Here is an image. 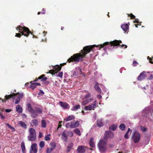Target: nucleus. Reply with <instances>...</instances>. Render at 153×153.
Here are the masks:
<instances>
[{
    "instance_id": "1",
    "label": "nucleus",
    "mask_w": 153,
    "mask_h": 153,
    "mask_svg": "<svg viewBox=\"0 0 153 153\" xmlns=\"http://www.w3.org/2000/svg\"><path fill=\"white\" fill-rule=\"evenodd\" d=\"M95 46V45H94L84 47L82 50L81 51L80 53L74 54L68 59V62L70 63L73 62H77L79 61H82L86 54L89 53Z\"/></svg>"
},
{
    "instance_id": "2",
    "label": "nucleus",
    "mask_w": 153,
    "mask_h": 153,
    "mask_svg": "<svg viewBox=\"0 0 153 153\" xmlns=\"http://www.w3.org/2000/svg\"><path fill=\"white\" fill-rule=\"evenodd\" d=\"M122 41L121 40H115L112 41H111L110 43L108 42H106L104 43L103 44H101L100 45L97 46V47H99V49L100 50L101 48H105V46L106 45H110V46H117L119 45L120 48H122L124 47H125L124 49H125L127 48V46L125 45H120V43H122Z\"/></svg>"
},
{
    "instance_id": "3",
    "label": "nucleus",
    "mask_w": 153,
    "mask_h": 153,
    "mask_svg": "<svg viewBox=\"0 0 153 153\" xmlns=\"http://www.w3.org/2000/svg\"><path fill=\"white\" fill-rule=\"evenodd\" d=\"M16 30H19V32L20 33H16L15 36L18 37H20L21 35V34L22 35H24L27 37L29 34L31 33L29 28L25 26L22 27L19 25L16 28Z\"/></svg>"
},
{
    "instance_id": "4",
    "label": "nucleus",
    "mask_w": 153,
    "mask_h": 153,
    "mask_svg": "<svg viewBox=\"0 0 153 153\" xmlns=\"http://www.w3.org/2000/svg\"><path fill=\"white\" fill-rule=\"evenodd\" d=\"M23 95L24 94L22 93H14L10 95H6L5 96L4 98L5 100H8L11 98H12L13 99H15V103L16 104L19 103L21 99L22 98Z\"/></svg>"
},
{
    "instance_id": "5",
    "label": "nucleus",
    "mask_w": 153,
    "mask_h": 153,
    "mask_svg": "<svg viewBox=\"0 0 153 153\" xmlns=\"http://www.w3.org/2000/svg\"><path fill=\"white\" fill-rule=\"evenodd\" d=\"M97 146L101 152L105 153L107 149V142L101 139L98 144Z\"/></svg>"
},
{
    "instance_id": "6",
    "label": "nucleus",
    "mask_w": 153,
    "mask_h": 153,
    "mask_svg": "<svg viewBox=\"0 0 153 153\" xmlns=\"http://www.w3.org/2000/svg\"><path fill=\"white\" fill-rule=\"evenodd\" d=\"M29 135L28 136V140L30 141H35L36 138V132L35 130L32 128H30L29 130Z\"/></svg>"
},
{
    "instance_id": "7",
    "label": "nucleus",
    "mask_w": 153,
    "mask_h": 153,
    "mask_svg": "<svg viewBox=\"0 0 153 153\" xmlns=\"http://www.w3.org/2000/svg\"><path fill=\"white\" fill-rule=\"evenodd\" d=\"M27 107L28 110L31 114V116L33 118H35L38 116V115L31 107V105L30 103H28L27 104Z\"/></svg>"
},
{
    "instance_id": "8",
    "label": "nucleus",
    "mask_w": 153,
    "mask_h": 153,
    "mask_svg": "<svg viewBox=\"0 0 153 153\" xmlns=\"http://www.w3.org/2000/svg\"><path fill=\"white\" fill-rule=\"evenodd\" d=\"M114 134L111 131H106L105 132L103 137L104 139L107 140L109 139H111L114 137Z\"/></svg>"
},
{
    "instance_id": "9",
    "label": "nucleus",
    "mask_w": 153,
    "mask_h": 153,
    "mask_svg": "<svg viewBox=\"0 0 153 153\" xmlns=\"http://www.w3.org/2000/svg\"><path fill=\"white\" fill-rule=\"evenodd\" d=\"M53 69L50 70L49 71V73L52 74V75L56 74L58 71H60L61 69V66L59 65H56L53 66Z\"/></svg>"
},
{
    "instance_id": "10",
    "label": "nucleus",
    "mask_w": 153,
    "mask_h": 153,
    "mask_svg": "<svg viewBox=\"0 0 153 153\" xmlns=\"http://www.w3.org/2000/svg\"><path fill=\"white\" fill-rule=\"evenodd\" d=\"M96 100H95L93 102V103L92 104L87 106H85L84 108V110L86 111L94 110L96 107Z\"/></svg>"
},
{
    "instance_id": "11",
    "label": "nucleus",
    "mask_w": 153,
    "mask_h": 153,
    "mask_svg": "<svg viewBox=\"0 0 153 153\" xmlns=\"http://www.w3.org/2000/svg\"><path fill=\"white\" fill-rule=\"evenodd\" d=\"M87 147L85 146H79L77 149V153H84Z\"/></svg>"
},
{
    "instance_id": "12",
    "label": "nucleus",
    "mask_w": 153,
    "mask_h": 153,
    "mask_svg": "<svg viewBox=\"0 0 153 153\" xmlns=\"http://www.w3.org/2000/svg\"><path fill=\"white\" fill-rule=\"evenodd\" d=\"M37 145L36 143H33L31 146L30 153H36L37 149L36 148Z\"/></svg>"
},
{
    "instance_id": "13",
    "label": "nucleus",
    "mask_w": 153,
    "mask_h": 153,
    "mask_svg": "<svg viewBox=\"0 0 153 153\" xmlns=\"http://www.w3.org/2000/svg\"><path fill=\"white\" fill-rule=\"evenodd\" d=\"M140 139V134L137 131L134 132V143L139 142Z\"/></svg>"
},
{
    "instance_id": "14",
    "label": "nucleus",
    "mask_w": 153,
    "mask_h": 153,
    "mask_svg": "<svg viewBox=\"0 0 153 153\" xmlns=\"http://www.w3.org/2000/svg\"><path fill=\"white\" fill-rule=\"evenodd\" d=\"M146 77V72L143 71L140 73L137 77V79L139 80H141L143 79Z\"/></svg>"
},
{
    "instance_id": "15",
    "label": "nucleus",
    "mask_w": 153,
    "mask_h": 153,
    "mask_svg": "<svg viewBox=\"0 0 153 153\" xmlns=\"http://www.w3.org/2000/svg\"><path fill=\"white\" fill-rule=\"evenodd\" d=\"M47 79V77H45V75L43 74L39 76L38 78H36L34 80V82H36L38 79H41V81H46Z\"/></svg>"
},
{
    "instance_id": "16",
    "label": "nucleus",
    "mask_w": 153,
    "mask_h": 153,
    "mask_svg": "<svg viewBox=\"0 0 153 153\" xmlns=\"http://www.w3.org/2000/svg\"><path fill=\"white\" fill-rule=\"evenodd\" d=\"M59 105L64 109H66L69 106V105L66 102L60 101L59 102Z\"/></svg>"
},
{
    "instance_id": "17",
    "label": "nucleus",
    "mask_w": 153,
    "mask_h": 153,
    "mask_svg": "<svg viewBox=\"0 0 153 153\" xmlns=\"http://www.w3.org/2000/svg\"><path fill=\"white\" fill-rule=\"evenodd\" d=\"M18 124L23 128L26 129L27 128V125L23 121H19L18 122Z\"/></svg>"
},
{
    "instance_id": "18",
    "label": "nucleus",
    "mask_w": 153,
    "mask_h": 153,
    "mask_svg": "<svg viewBox=\"0 0 153 153\" xmlns=\"http://www.w3.org/2000/svg\"><path fill=\"white\" fill-rule=\"evenodd\" d=\"M121 27L124 31L126 32L128 30V25L127 24H124L121 26Z\"/></svg>"
},
{
    "instance_id": "19",
    "label": "nucleus",
    "mask_w": 153,
    "mask_h": 153,
    "mask_svg": "<svg viewBox=\"0 0 153 153\" xmlns=\"http://www.w3.org/2000/svg\"><path fill=\"white\" fill-rule=\"evenodd\" d=\"M99 84L98 82L94 85V88L95 90L99 93L101 94V90L98 86Z\"/></svg>"
},
{
    "instance_id": "20",
    "label": "nucleus",
    "mask_w": 153,
    "mask_h": 153,
    "mask_svg": "<svg viewBox=\"0 0 153 153\" xmlns=\"http://www.w3.org/2000/svg\"><path fill=\"white\" fill-rule=\"evenodd\" d=\"M93 100V98H90L87 99L84 101L82 103V105H85L87 103L91 102Z\"/></svg>"
},
{
    "instance_id": "21",
    "label": "nucleus",
    "mask_w": 153,
    "mask_h": 153,
    "mask_svg": "<svg viewBox=\"0 0 153 153\" xmlns=\"http://www.w3.org/2000/svg\"><path fill=\"white\" fill-rule=\"evenodd\" d=\"M75 117L73 115H70L69 116L66 117L65 119L64 120H65L66 121H69L71 120H74L75 119Z\"/></svg>"
},
{
    "instance_id": "22",
    "label": "nucleus",
    "mask_w": 153,
    "mask_h": 153,
    "mask_svg": "<svg viewBox=\"0 0 153 153\" xmlns=\"http://www.w3.org/2000/svg\"><path fill=\"white\" fill-rule=\"evenodd\" d=\"M72 124L71 127L72 128H75L77 127L79 125V122L78 121H76L75 123L72 122Z\"/></svg>"
},
{
    "instance_id": "23",
    "label": "nucleus",
    "mask_w": 153,
    "mask_h": 153,
    "mask_svg": "<svg viewBox=\"0 0 153 153\" xmlns=\"http://www.w3.org/2000/svg\"><path fill=\"white\" fill-rule=\"evenodd\" d=\"M97 125L98 126L100 127L103 125L102 120L101 119H98L97 120Z\"/></svg>"
},
{
    "instance_id": "24",
    "label": "nucleus",
    "mask_w": 153,
    "mask_h": 153,
    "mask_svg": "<svg viewBox=\"0 0 153 153\" xmlns=\"http://www.w3.org/2000/svg\"><path fill=\"white\" fill-rule=\"evenodd\" d=\"M16 111L18 113H21L22 111V109L21 107V106L19 105H17L16 106Z\"/></svg>"
},
{
    "instance_id": "25",
    "label": "nucleus",
    "mask_w": 153,
    "mask_h": 153,
    "mask_svg": "<svg viewBox=\"0 0 153 153\" xmlns=\"http://www.w3.org/2000/svg\"><path fill=\"white\" fill-rule=\"evenodd\" d=\"M21 147L22 149V153H26V149L25 143L24 142H22V143Z\"/></svg>"
},
{
    "instance_id": "26",
    "label": "nucleus",
    "mask_w": 153,
    "mask_h": 153,
    "mask_svg": "<svg viewBox=\"0 0 153 153\" xmlns=\"http://www.w3.org/2000/svg\"><path fill=\"white\" fill-rule=\"evenodd\" d=\"M89 143L90 146L91 148H94L95 147V144L94 142V139L93 138H91L90 139Z\"/></svg>"
},
{
    "instance_id": "27",
    "label": "nucleus",
    "mask_w": 153,
    "mask_h": 153,
    "mask_svg": "<svg viewBox=\"0 0 153 153\" xmlns=\"http://www.w3.org/2000/svg\"><path fill=\"white\" fill-rule=\"evenodd\" d=\"M80 106L79 105H76L73 107L71 109L72 111H76L78 109L80 108Z\"/></svg>"
},
{
    "instance_id": "28",
    "label": "nucleus",
    "mask_w": 153,
    "mask_h": 153,
    "mask_svg": "<svg viewBox=\"0 0 153 153\" xmlns=\"http://www.w3.org/2000/svg\"><path fill=\"white\" fill-rule=\"evenodd\" d=\"M33 125V126L36 127L38 125V121L37 119H33L31 121Z\"/></svg>"
},
{
    "instance_id": "29",
    "label": "nucleus",
    "mask_w": 153,
    "mask_h": 153,
    "mask_svg": "<svg viewBox=\"0 0 153 153\" xmlns=\"http://www.w3.org/2000/svg\"><path fill=\"white\" fill-rule=\"evenodd\" d=\"M73 143H71L69 144V146L67 147V152H69L73 147Z\"/></svg>"
},
{
    "instance_id": "30",
    "label": "nucleus",
    "mask_w": 153,
    "mask_h": 153,
    "mask_svg": "<svg viewBox=\"0 0 153 153\" xmlns=\"http://www.w3.org/2000/svg\"><path fill=\"white\" fill-rule=\"evenodd\" d=\"M34 110L38 114H41L42 113V110L39 108H35Z\"/></svg>"
},
{
    "instance_id": "31",
    "label": "nucleus",
    "mask_w": 153,
    "mask_h": 153,
    "mask_svg": "<svg viewBox=\"0 0 153 153\" xmlns=\"http://www.w3.org/2000/svg\"><path fill=\"white\" fill-rule=\"evenodd\" d=\"M73 131L75 133H76L77 135L79 136L81 135V134L80 131L78 128H76L74 129V130Z\"/></svg>"
},
{
    "instance_id": "32",
    "label": "nucleus",
    "mask_w": 153,
    "mask_h": 153,
    "mask_svg": "<svg viewBox=\"0 0 153 153\" xmlns=\"http://www.w3.org/2000/svg\"><path fill=\"white\" fill-rule=\"evenodd\" d=\"M126 127L125 125L123 123H121L120 125L119 128L122 131H124Z\"/></svg>"
},
{
    "instance_id": "33",
    "label": "nucleus",
    "mask_w": 153,
    "mask_h": 153,
    "mask_svg": "<svg viewBox=\"0 0 153 153\" xmlns=\"http://www.w3.org/2000/svg\"><path fill=\"white\" fill-rule=\"evenodd\" d=\"M132 130L130 128H128V131L127 132V133L125 135V137L126 139H128V134L129 132L130 131L131 132Z\"/></svg>"
},
{
    "instance_id": "34",
    "label": "nucleus",
    "mask_w": 153,
    "mask_h": 153,
    "mask_svg": "<svg viewBox=\"0 0 153 153\" xmlns=\"http://www.w3.org/2000/svg\"><path fill=\"white\" fill-rule=\"evenodd\" d=\"M42 126L43 128H45L46 126V123L45 120H41Z\"/></svg>"
},
{
    "instance_id": "35",
    "label": "nucleus",
    "mask_w": 153,
    "mask_h": 153,
    "mask_svg": "<svg viewBox=\"0 0 153 153\" xmlns=\"http://www.w3.org/2000/svg\"><path fill=\"white\" fill-rule=\"evenodd\" d=\"M134 23H137V24H134V25L135 26V27H138V26H140L141 25V22H139L138 21L136 20V19H135L134 20Z\"/></svg>"
},
{
    "instance_id": "36",
    "label": "nucleus",
    "mask_w": 153,
    "mask_h": 153,
    "mask_svg": "<svg viewBox=\"0 0 153 153\" xmlns=\"http://www.w3.org/2000/svg\"><path fill=\"white\" fill-rule=\"evenodd\" d=\"M117 126L115 124H113L109 127V128L112 131H114L116 129Z\"/></svg>"
},
{
    "instance_id": "37",
    "label": "nucleus",
    "mask_w": 153,
    "mask_h": 153,
    "mask_svg": "<svg viewBox=\"0 0 153 153\" xmlns=\"http://www.w3.org/2000/svg\"><path fill=\"white\" fill-rule=\"evenodd\" d=\"M62 136L64 137L65 138V141H66L67 140V138L68 136L67 134L66 133L65 131H64L62 134Z\"/></svg>"
},
{
    "instance_id": "38",
    "label": "nucleus",
    "mask_w": 153,
    "mask_h": 153,
    "mask_svg": "<svg viewBox=\"0 0 153 153\" xmlns=\"http://www.w3.org/2000/svg\"><path fill=\"white\" fill-rule=\"evenodd\" d=\"M72 122H68L66 123L65 126L66 128H72V127H71L72 125L71 123Z\"/></svg>"
},
{
    "instance_id": "39",
    "label": "nucleus",
    "mask_w": 153,
    "mask_h": 153,
    "mask_svg": "<svg viewBox=\"0 0 153 153\" xmlns=\"http://www.w3.org/2000/svg\"><path fill=\"white\" fill-rule=\"evenodd\" d=\"M6 125L8 126L9 128L10 129L12 130V131L13 132L15 130V129L13 127H12L8 123H7L6 124Z\"/></svg>"
},
{
    "instance_id": "40",
    "label": "nucleus",
    "mask_w": 153,
    "mask_h": 153,
    "mask_svg": "<svg viewBox=\"0 0 153 153\" xmlns=\"http://www.w3.org/2000/svg\"><path fill=\"white\" fill-rule=\"evenodd\" d=\"M87 94H85L84 97L85 99H88L90 98L91 97V94L90 93L87 91Z\"/></svg>"
},
{
    "instance_id": "41",
    "label": "nucleus",
    "mask_w": 153,
    "mask_h": 153,
    "mask_svg": "<svg viewBox=\"0 0 153 153\" xmlns=\"http://www.w3.org/2000/svg\"><path fill=\"white\" fill-rule=\"evenodd\" d=\"M50 134H48L46 136H45V140L46 141L49 140H50Z\"/></svg>"
},
{
    "instance_id": "42",
    "label": "nucleus",
    "mask_w": 153,
    "mask_h": 153,
    "mask_svg": "<svg viewBox=\"0 0 153 153\" xmlns=\"http://www.w3.org/2000/svg\"><path fill=\"white\" fill-rule=\"evenodd\" d=\"M45 146V143L43 141H41L39 144V146L42 149Z\"/></svg>"
},
{
    "instance_id": "43",
    "label": "nucleus",
    "mask_w": 153,
    "mask_h": 153,
    "mask_svg": "<svg viewBox=\"0 0 153 153\" xmlns=\"http://www.w3.org/2000/svg\"><path fill=\"white\" fill-rule=\"evenodd\" d=\"M141 129L142 132L143 133L146 132L147 131V128L144 126H142L141 127Z\"/></svg>"
},
{
    "instance_id": "44",
    "label": "nucleus",
    "mask_w": 153,
    "mask_h": 153,
    "mask_svg": "<svg viewBox=\"0 0 153 153\" xmlns=\"http://www.w3.org/2000/svg\"><path fill=\"white\" fill-rule=\"evenodd\" d=\"M36 87V85L34 83L31 84L30 86V88L33 89H34Z\"/></svg>"
},
{
    "instance_id": "45",
    "label": "nucleus",
    "mask_w": 153,
    "mask_h": 153,
    "mask_svg": "<svg viewBox=\"0 0 153 153\" xmlns=\"http://www.w3.org/2000/svg\"><path fill=\"white\" fill-rule=\"evenodd\" d=\"M63 74V72H60L57 75H56V76L57 77H59L61 78Z\"/></svg>"
},
{
    "instance_id": "46",
    "label": "nucleus",
    "mask_w": 153,
    "mask_h": 153,
    "mask_svg": "<svg viewBox=\"0 0 153 153\" xmlns=\"http://www.w3.org/2000/svg\"><path fill=\"white\" fill-rule=\"evenodd\" d=\"M67 133L70 137H72L74 135V133L71 131H67Z\"/></svg>"
},
{
    "instance_id": "47",
    "label": "nucleus",
    "mask_w": 153,
    "mask_h": 153,
    "mask_svg": "<svg viewBox=\"0 0 153 153\" xmlns=\"http://www.w3.org/2000/svg\"><path fill=\"white\" fill-rule=\"evenodd\" d=\"M127 15L128 17H130V19H134V15H133L132 13H131L130 14H127Z\"/></svg>"
},
{
    "instance_id": "48",
    "label": "nucleus",
    "mask_w": 153,
    "mask_h": 153,
    "mask_svg": "<svg viewBox=\"0 0 153 153\" xmlns=\"http://www.w3.org/2000/svg\"><path fill=\"white\" fill-rule=\"evenodd\" d=\"M50 145L51 146V147L53 148L54 149H55L56 146V144L54 143H51L50 144Z\"/></svg>"
},
{
    "instance_id": "49",
    "label": "nucleus",
    "mask_w": 153,
    "mask_h": 153,
    "mask_svg": "<svg viewBox=\"0 0 153 153\" xmlns=\"http://www.w3.org/2000/svg\"><path fill=\"white\" fill-rule=\"evenodd\" d=\"M44 94V92L43 91H42L41 90H40V91L38 94L39 95H42Z\"/></svg>"
},
{
    "instance_id": "50",
    "label": "nucleus",
    "mask_w": 153,
    "mask_h": 153,
    "mask_svg": "<svg viewBox=\"0 0 153 153\" xmlns=\"http://www.w3.org/2000/svg\"><path fill=\"white\" fill-rule=\"evenodd\" d=\"M43 136V135L42 134V133L40 132V131H39V136H38V137L39 138H41Z\"/></svg>"
},
{
    "instance_id": "51",
    "label": "nucleus",
    "mask_w": 153,
    "mask_h": 153,
    "mask_svg": "<svg viewBox=\"0 0 153 153\" xmlns=\"http://www.w3.org/2000/svg\"><path fill=\"white\" fill-rule=\"evenodd\" d=\"M148 59H149V60L150 63L152 64H153V62L152 61V58H150L149 56H148Z\"/></svg>"
},
{
    "instance_id": "52",
    "label": "nucleus",
    "mask_w": 153,
    "mask_h": 153,
    "mask_svg": "<svg viewBox=\"0 0 153 153\" xmlns=\"http://www.w3.org/2000/svg\"><path fill=\"white\" fill-rule=\"evenodd\" d=\"M22 117L23 118H26L27 117V116L25 114H22Z\"/></svg>"
},
{
    "instance_id": "53",
    "label": "nucleus",
    "mask_w": 153,
    "mask_h": 153,
    "mask_svg": "<svg viewBox=\"0 0 153 153\" xmlns=\"http://www.w3.org/2000/svg\"><path fill=\"white\" fill-rule=\"evenodd\" d=\"M62 121H59V123L58 127V128H61L62 126Z\"/></svg>"
},
{
    "instance_id": "54",
    "label": "nucleus",
    "mask_w": 153,
    "mask_h": 153,
    "mask_svg": "<svg viewBox=\"0 0 153 153\" xmlns=\"http://www.w3.org/2000/svg\"><path fill=\"white\" fill-rule=\"evenodd\" d=\"M12 110L11 109H6L5 110V111L6 112H10Z\"/></svg>"
},
{
    "instance_id": "55",
    "label": "nucleus",
    "mask_w": 153,
    "mask_h": 153,
    "mask_svg": "<svg viewBox=\"0 0 153 153\" xmlns=\"http://www.w3.org/2000/svg\"><path fill=\"white\" fill-rule=\"evenodd\" d=\"M42 10L43 11V12H41L42 14H45V9L44 8H43L42 9Z\"/></svg>"
},
{
    "instance_id": "56",
    "label": "nucleus",
    "mask_w": 153,
    "mask_h": 153,
    "mask_svg": "<svg viewBox=\"0 0 153 153\" xmlns=\"http://www.w3.org/2000/svg\"><path fill=\"white\" fill-rule=\"evenodd\" d=\"M137 65H139L138 63L136 61H134V66H137Z\"/></svg>"
},
{
    "instance_id": "57",
    "label": "nucleus",
    "mask_w": 153,
    "mask_h": 153,
    "mask_svg": "<svg viewBox=\"0 0 153 153\" xmlns=\"http://www.w3.org/2000/svg\"><path fill=\"white\" fill-rule=\"evenodd\" d=\"M51 152L49 148H48L47 150V153H50Z\"/></svg>"
},
{
    "instance_id": "58",
    "label": "nucleus",
    "mask_w": 153,
    "mask_h": 153,
    "mask_svg": "<svg viewBox=\"0 0 153 153\" xmlns=\"http://www.w3.org/2000/svg\"><path fill=\"white\" fill-rule=\"evenodd\" d=\"M97 98L100 99L102 98V96L100 95H98L97 96Z\"/></svg>"
},
{
    "instance_id": "59",
    "label": "nucleus",
    "mask_w": 153,
    "mask_h": 153,
    "mask_svg": "<svg viewBox=\"0 0 153 153\" xmlns=\"http://www.w3.org/2000/svg\"><path fill=\"white\" fill-rule=\"evenodd\" d=\"M66 64V63H64L62 64H60V66H61V68L63 66H64V65H65Z\"/></svg>"
},
{
    "instance_id": "60",
    "label": "nucleus",
    "mask_w": 153,
    "mask_h": 153,
    "mask_svg": "<svg viewBox=\"0 0 153 153\" xmlns=\"http://www.w3.org/2000/svg\"><path fill=\"white\" fill-rule=\"evenodd\" d=\"M36 85V86L37 85H41V84L39 83L38 82H36L34 83Z\"/></svg>"
},
{
    "instance_id": "61",
    "label": "nucleus",
    "mask_w": 153,
    "mask_h": 153,
    "mask_svg": "<svg viewBox=\"0 0 153 153\" xmlns=\"http://www.w3.org/2000/svg\"><path fill=\"white\" fill-rule=\"evenodd\" d=\"M47 33V32H46V31H44L43 32V33L44 34V36H45V35H46V34Z\"/></svg>"
},
{
    "instance_id": "62",
    "label": "nucleus",
    "mask_w": 153,
    "mask_h": 153,
    "mask_svg": "<svg viewBox=\"0 0 153 153\" xmlns=\"http://www.w3.org/2000/svg\"><path fill=\"white\" fill-rule=\"evenodd\" d=\"M1 118L2 119H5V117L2 115L1 116Z\"/></svg>"
},
{
    "instance_id": "63",
    "label": "nucleus",
    "mask_w": 153,
    "mask_h": 153,
    "mask_svg": "<svg viewBox=\"0 0 153 153\" xmlns=\"http://www.w3.org/2000/svg\"><path fill=\"white\" fill-rule=\"evenodd\" d=\"M73 75L74 76H76V72L75 71H74L73 72Z\"/></svg>"
},
{
    "instance_id": "64",
    "label": "nucleus",
    "mask_w": 153,
    "mask_h": 153,
    "mask_svg": "<svg viewBox=\"0 0 153 153\" xmlns=\"http://www.w3.org/2000/svg\"><path fill=\"white\" fill-rule=\"evenodd\" d=\"M47 41V39L46 38H45L44 39H42V42H46Z\"/></svg>"
}]
</instances>
